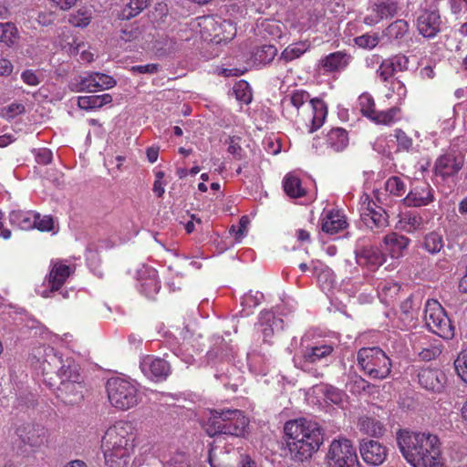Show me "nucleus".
I'll use <instances>...</instances> for the list:
<instances>
[{
  "mask_svg": "<svg viewBox=\"0 0 467 467\" xmlns=\"http://www.w3.org/2000/svg\"><path fill=\"white\" fill-rule=\"evenodd\" d=\"M397 442L402 456L412 467H446L438 436L400 430Z\"/></svg>",
  "mask_w": 467,
  "mask_h": 467,
  "instance_id": "1",
  "label": "nucleus"
},
{
  "mask_svg": "<svg viewBox=\"0 0 467 467\" xmlns=\"http://www.w3.org/2000/svg\"><path fill=\"white\" fill-rule=\"evenodd\" d=\"M138 431L130 420H119L102 438L101 449L106 467H130L135 452Z\"/></svg>",
  "mask_w": 467,
  "mask_h": 467,
  "instance_id": "2",
  "label": "nucleus"
},
{
  "mask_svg": "<svg viewBox=\"0 0 467 467\" xmlns=\"http://www.w3.org/2000/svg\"><path fill=\"white\" fill-rule=\"evenodd\" d=\"M284 433L294 462H304L309 460L323 444V431L318 423L305 418L286 421Z\"/></svg>",
  "mask_w": 467,
  "mask_h": 467,
  "instance_id": "3",
  "label": "nucleus"
},
{
  "mask_svg": "<svg viewBox=\"0 0 467 467\" xmlns=\"http://www.w3.org/2000/svg\"><path fill=\"white\" fill-rule=\"evenodd\" d=\"M248 419L239 410H219L213 411V417L209 420L206 432L209 436L226 435L233 439H239L244 435L248 426Z\"/></svg>",
  "mask_w": 467,
  "mask_h": 467,
  "instance_id": "4",
  "label": "nucleus"
},
{
  "mask_svg": "<svg viewBox=\"0 0 467 467\" xmlns=\"http://www.w3.org/2000/svg\"><path fill=\"white\" fill-rule=\"evenodd\" d=\"M357 360L361 370L372 379H385L391 372L390 358L378 347L360 348Z\"/></svg>",
  "mask_w": 467,
  "mask_h": 467,
  "instance_id": "5",
  "label": "nucleus"
},
{
  "mask_svg": "<svg viewBox=\"0 0 467 467\" xmlns=\"http://www.w3.org/2000/svg\"><path fill=\"white\" fill-rule=\"evenodd\" d=\"M106 389L109 403L118 410H128L139 403L140 390L129 379L111 378L107 381Z\"/></svg>",
  "mask_w": 467,
  "mask_h": 467,
  "instance_id": "6",
  "label": "nucleus"
},
{
  "mask_svg": "<svg viewBox=\"0 0 467 467\" xmlns=\"http://www.w3.org/2000/svg\"><path fill=\"white\" fill-rule=\"evenodd\" d=\"M42 372L44 380L50 387L57 384V379L64 382L80 379L78 365L72 360L64 361L60 356L54 353L53 348L49 350V353H46V358L42 363Z\"/></svg>",
  "mask_w": 467,
  "mask_h": 467,
  "instance_id": "7",
  "label": "nucleus"
},
{
  "mask_svg": "<svg viewBox=\"0 0 467 467\" xmlns=\"http://www.w3.org/2000/svg\"><path fill=\"white\" fill-rule=\"evenodd\" d=\"M334 347L330 344H317L306 347L299 357H295L296 367L318 378L323 374L314 366L322 364L327 367L333 356Z\"/></svg>",
  "mask_w": 467,
  "mask_h": 467,
  "instance_id": "8",
  "label": "nucleus"
},
{
  "mask_svg": "<svg viewBox=\"0 0 467 467\" xmlns=\"http://www.w3.org/2000/svg\"><path fill=\"white\" fill-rule=\"evenodd\" d=\"M424 320L428 329L433 334L446 339H450L454 336V327L437 300L429 299L426 302Z\"/></svg>",
  "mask_w": 467,
  "mask_h": 467,
  "instance_id": "9",
  "label": "nucleus"
},
{
  "mask_svg": "<svg viewBox=\"0 0 467 467\" xmlns=\"http://www.w3.org/2000/svg\"><path fill=\"white\" fill-rule=\"evenodd\" d=\"M359 213L361 221L372 231L379 232L389 225L387 212L367 193L360 196Z\"/></svg>",
  "mask_w": 467,
  "mask_h": 467,
  "instance_id": "10",
  "label": "nucleus"
},
{
  "mask_svg": "<svg viewBox=\"0 0 467 467\" xmlns=\"http://www.w3.org/2000/svg\"><path fill=\"white\" fill-rule=\"evenodd\" d=\"M327 458L329 467H358L356 449L348 439L333 441Z\"/></svg>",
  "mask_w": 467,
  "mask_h": 467,
  "instance_id": "11",
  "label": "nucleus"
},
{
  "mask_svg": "<svg viewBox=\"0 0 467 467\" xmlns=\"http://www.w3.org/2000/svg\"><path fill=\"white\" fill-rule=\"evenodd\" d=\"M116 80L109 75L90 72L78 76L69 82V88L73 92H97L102 89H109L116 86Z\"/></svg>",
  "mask_w": 467,
  "mask_h": 467,
  "instance_id": "12",
  "label": "nucleus"
},
{
  "mask_svg": "<svg viewBox=\"0 0 467 467\" xmlns=\"http://www.w3.org/2000/svg\"><path fill=\"white\" fill-rule=\"evenodd\" d=\"M464 163V154L456 149H450L436 159L433 168L434 174L442 181H446L456 176L463 168Z\"/></svg>",
  "mask_w": 467,
  "mask_h": 467,
  "instance_id": "13",
  "label": "nucleus"
},
{
  "mask_svg": "<svg viewBox=\"0 0 467 467\" xmlns=\"http://www.w3.org/2000/svg\"><path fill=\"white\" fill-rule=\"evenodd\" d=\"M21 443L32 451H37L47 445L48 431L39 424H22L16 430Z\"/></svg>",
  "mask_w": 467,
  "mask_h": 467,
  "instance_id": "14",
  "label": "nucleus"
},
{
  "mask_svg": "<svg viewBox=\"0 0 467 467\" xmlns=\"http://www.w3.org/2000/svg\"><path fill=\"white\" fill-rule=\"evenodd\" d=\"M71 274L72 270L68 265L61 262L53 263L49 274L45 278L47 288L39 291V295L44 298L51 297L53 293L62 288Z\"/></svg>",
  "mask_w": 467,
  "mask_h": 467,
  "instance_id": "15",
  "label": "nucleus"
},
{
  "mask_svg": "<svg viewBox=\"0 0 467 467\" xmlns=\"http://www.w3.org/2000/svg\"><path fill=\"white\" fill-rule=\"evenodd\" d=\"M435 201V192L431 185L425 181H417L402 202L407 207H423L428 206Z\"/></svg>",
  "mask_w": 467,
  "mask_h": 467,
  "instance_id": "16",
  "label": "nucleus"
},
{
  "mask_svg": "<svg viewBox=\"0 0 467 467\" xmlns=\"http://www.w3.org/2000/svg\"><path fill=\"white\" fill-rule=\"evenodd\" d=\"M410 59L403 54H396L380 61L376 70L377 77L383 84H386L399 72L409 69Z\"/></svg>",
  "mask_w": 467,
  "mask_h": 467,
  "instance_id": "17",
  "label": "nucleus"
},
{
  "mask_svg": "<svg viewBox=\"0 0 467 467\" xmlns=\"http://www.w3.org/2000/svg\"><path fill=\"white\" fill-rule=\"evenodd\" d=\"M362 460L368 465L379 466L388 457V448L378 441L363 439L359 445Z\"/></svg>",
  "mask_w": 467,
  "mask_h": 467,
  "instance_id": "18",
  "label": "nucleus"
},
{
  "mask_svg": "<svg viewBox=\"0 0 467 467\" xmlns=\"http://www.w3.org/2000/svg\"><path fill=\"white\" fill-rule=\"evenodd\" d=\"M441 18L437 8H424L417 18V29L423 37L432 38L441 31Z\"/></svg>",
  "mask_w": 467,
  "mask_h": 467,
  "instance_id": "19",
  "label": "nucleus"
},
{
  "mask_svg": "<svg viewBox=\"0 0 467 467\" xmlns=\"http://www.w3.org/2000/svg\"><path fill=\"white\" fill-rule=\"evenodd\" d=\"M353 57L345 51H336L323 57L318 61V67L325 74L341 73L346 70Z\"/></svg>",
  "mask_w": 467,
  "mask_h": 467,
  "instance_id": "20",
  "label": "nucleus"
},
{
  "mask_svg": "<svg viewBox=\"0 0 467 467\" xmlns=\"http://www.w3.org/2000/svg\"><path fill=\"white\" fill-rule=\"evenodd\" d=\"M419 384L428 391L441 393L445 388L447 377L438 368H421L418 374Z\"/></svg>",
  "mask_w": 467,
  "mask_h": 467,
  "instance_id": "21",
  "label": "nucleus"
},
{
  "mask_svg": "<svg viewBox=\"0 0 467 467\" xmlns=\"http://www.w3.org/2000/svg\"><path fill=\"white\" fill-rule=\"evenodd\" d=\"M85 386L79 379L65 380L59 382L57 398L67 405L79 404L84 399Z\"/></svg>",
  "mask_w": 467,
  "mask_h": 467,
  "instance_id": "22",
  "label": "nucleus"
},
{
  "mask_svg": "<svg viewBox=\"0 0 467 467\" xmlns=\"http://www.w3.org/2000/svg\"><path fill=\"white\" fill-rule=\"evenodd\" d=\"M419 307L415 306L412 296L401 302L398 313L397 327L401 330H410L417 327Z\"/></svg>",
  "mask_w": 467,
  "mask_h": 467,
  "instance_id": "23",
  "label": "nucleus"
},
{
  "mask_svg": "<svg viewBox=\"0 0 467 467\" xmlns=\"http://www.w3.org/2000/svg\"><path fill=\"white\" fill-rule=\"evenodd\" d=\"M142 372L157 380L165 379L170 372V364L163 358L148 356L140 362Z\"/></svg>",
  "mask_w": 467,
  "mask_h": 467,
  "instance_id": "24",
  "label": "nucleus"
},
{
  "mask_svg": "<svg viewBox=\"0 0 467 467\" xmlns=\"http://www.w3.org/2000/svg\"><path fill=\"white\" fill-rule=\"evenodd\" d=\"M140 291L145 296L153 298L161 289L158 273L154 268L143 266L139 271Z\"/></svg>",
  "mask_w": 467,
  "mask_h": 467,
  "instance_id": "25",
  "label": "nucleus"
},
{
  "mask_svg": "<svg viewBox=\"0 0 467 467\" xmlns=\"http://www.w3.org/2000/svg\"><path fill=\"white\" fill-rule=\"evenodd\" d=\"M346 216L336 209L323 213L321 218V229L328 234H336L348 227Z\"/></svg>",
  "mask_w": 467,
  "mask_h": 467,
  "instance_id": "26",
  "label": "nucleus"
},
{
  "mask_svg": "<svg viewBox=\"0 0 467 467\" xmlns=\"http://www.w3.org/2000/svg\"><path fill=\"white\" fill-rule=\"evenodd\" d=\"M385 261L384 254L378 247H365L357 254L358 265L375 270Z\"/></svg>",
  "mask_w": 467,
  "mask_h": 467,
  "instance_id": "27",
  "label": "nucleus"
},
{
  "mask_svg": "<svg viewBox=\"0 0 467 467\" xmlns=\"http://www.w3.org/2000/svg\"><path fill=\"white\" fill-rule=\"evenodd\" d=\"M423 225V218L417 212L407 211L399 214L396 228L408 234L415 233Z\"/></svg>",
  "mask_w": 467,
  "mask_h": 467,
  "instance_id": "28",
  "label": "nucleus"
},
{
  "mask_svg": "<svg viewBox=\"0 0 467 467\" xmlns=\"http://www.w3.org/2000/svg\"><path fill=\"white\" fill-rule=\"evenodd\" d=\"M383 242L386 249L389 252L391 256L398 258L402 255L404 250L408 248L410 239L393 232L388 234L384 237Z\"/></svg>",
  "mask_w": 467,
  "mask_h": 467,
  "instance_id": "29",
  "label": "nucleus"
},
{
  "mask_svg": "<svg viewBox=\"0 0 467 467\" xmlns=\"http://www.w3.org/2000/svg\"><path fill=\"white\" fill-rule=\"evenodd\" d=\"M359 431L371 437L380 438L386 432V427L383 422L375 417L362 416L358 422Z\"/></svg>",
  "mask_w": 467,
  "mask_h": 467,
  "instance_id": "30",
  "label": "nucleus"
},
{
  "mask_svg": "<svg viewBox=\"0 0 467 467\" xmlns=\"http://www.w3.org/2000/svg\"><path fill=\"white\" fill-rule=\"evenodd\" d=\"M283 189L287 196L297 199L306 196V190L301 179L294 172L287 173L283 179Z\"/></svg>",
  "mask_w": 467,
  "mask_h": 467,
  "instance_id": "31",
  "label": "nucleus"
},
{
  "mask_svg": "<svg viewBox=\"0 0 467 467\" xmlns=\"http://www.w3.org/2000/svg\"><path fill=\"white\" fill-rule=\"evenodd\" d=\"M11 225L20 230L28 231L36 226L35 213L29 211H12L9 213Z\"/></svg>",
  "mask_w": 467,
  "mask_h": 467,
  "instance_id": "32",
  "label": "nucleus"
},
{
  "mask_svg": "<svg viewBox=\"0 0 467 467\" xmlns=\"http://www.w3.org/2000/svg\"><path fill=\"white\" fill-rule=\"evenodd\" d=\"M420 245L428 254H437L444 247L443 236L439 231H431L422 237Z\"/></svg>",
  "mask_w": 467,
  "mask_h": 467,
  "instance_id": "33",
  "label": "nucleus"
},
{
  "mask_svg": "<svg viewBox=\"0 0 467 467\" xmlns=\"http://www.w3.org/2000/svg\"><path fill=\"white\" fill-rule=\"evenodd\" d=\"M112 97L109 94L83 96L78 99V105L80 109L89 110L99 109L109 104Z\"/></svg>",
  "mask_w": 467,
  "mask_h": 467,
  "instance_id": "34",
  "label": "nucleus"
},
{
  "mask_svg": "<svg viewBox=\"0 0 467 467\" xmlns=\"http://www.w3.org/2000/svg\"><path fill=\"white\" fill-rule=\"evenodd\" d=\"M327 142L336 151L343 150L348 144V131L342 128H333L327 133Z\"/></svg>",
  "mask_w": 467,
  "mask_h": 467,
  "instance_id": "35",
  "label": "nucleus"
},
{
  "mask_svg": "<svg viewBox=\"0 0 467 467\" xmlns=\"http://www.w3.org/2000/svg\"><path fill=\"white\" fill-rule=\"evenodd\" d=\"M409 32V24L403 19H398L391 23L384 31L383 34L390 41L401 40Z\"/></svg>",
  "mask_w": 467,
  "mask_h": 467,
  "instance_id": "36",
  "label": "nucleus"
},
{
  "mask_svg": "<svg viewBox=\"0 0 467 467\" xmlns=\"http://www.w3.org/2000/svg\"><path fill=\"white\" fill-rule=\"evenodd\" d=\"M308 47L309 46L305 42L291 44L283 50L279 60L290 62L294 59H296L300 57L303 54H305L307 51Z\"/></svg>",
  "mask_w": 467,
  "mask_h": 467,
  "instance_id": "37",
  "label": "nucleus"
},
{
  "mask_svg": "<svg viewBox=\"0 0 467 467\" xmlns=\"http://www.w3.org/2000/svg\"><path fill=\"white\" fill-rule=\"evenodd\" d=\"M150 3V0H130V3L121 10L119 17L122 19H130L144 9H146Z\"/></svg>",
  "mask_w": 467,
  "mask_h": 467,
  "instance_id": "38",
  "label": "nucleus"
},
{
  "mask_svg": "<svg viewBox=\"0 0 467 467\" xmlns=\"http://www.w3.org/2000/svg\"><path fill=\"white\" fill-rule=\"evenodd\" d=\"M375 2L380 16H382V20L397 16L401 9L399 0H376Z\"/></svg>",
  "mask_w": 467,
  "mask_h": 467,
  "instance_id": "39",
  "label": "nucleus"
},
{
  "mask_svg": "<svg viewBox=\"0 0 467 467\" xmlns=\"http://www.w3.org/2000/svg\"><path fill=\"white\" fill-rule=\"evenodd\" d=\"M277 54V49L273 45H263L255 48L253 53L255 62L260 64H269L274 60Z\"/></svg>",
  "mask_w": 467,
  "mask_h": 467,
  "instance_id": "40",
  "label": "nucleus"
},
{
  "mask_svg": "<svg viewBox=\"0 0 467 467\" xmlns=\"http://www.w3.org/2000/svg\"><path fill=\"white\" fill-rule=\"evenodd\" d=\"M18 39V31L12 23H0V42L12 47Z\"/></svg>",
  "mask_w": 467,
  "mask_h": 467,
  "instance_id": "41",
  "label": "nucleus"
},
{
  "mask_svg": "<svg viewBox=\"0 0 467 467\" xmlns=\"http://www.w3.org/2000/svg\"><path fill=\"white\" fill-rule=\"evenodd\" d=\"M400 285L394 282L385 283L379 292V296L383 303L391 305L397 299Z\"/></svg>",
  "mask_w": 467,
  "mask_h": 467,
  "instance_id": "42",
  "label": "nucleus"
},
{
  "mask_svg": "<svg viewBox=\"0 0 467 467\" xmlns=\"http://www.w3.org/2000/svg\"><path fill=\"white\" fill-rule=\"evenodd\" d=\"M358 106L363 117H373L376 113V105L373 97L365 92L358 99Z\"/></svg>",
  "mask_w": 467,
  "mask_h": 467,
  "instance_id": "43",
  "label": "nucleus"
},
{
  "mask_svg": "<svg viewBox=\"0 0 467 467\" xmlns=\"http://www.w3.org/2000/svg\"><path fill=\"white\" fill-rule=\"evenodd\" d=\"M233 92L235 99L244 104H249L252 100L251 88L244 80L237 82L233 88Z\"/></svg>",
  "mask_w": 467,
  "mask_h": 467,
  "instance_id": "44",
  "label": "nucleus"
},
{
  "mask_svg": "<svg viewBox=\"0 0 467 467\" xmlns=\"http://www.w3.org/2000/svg\"><path fill=\"white\" fill-rule=\"evenodd\" d=\"M385 190L389 194L401 197L406 192V185L399 176H391L385 182Z\"/></svg>",
  "mask_w": 467,
  "mask_h": 467,
  "instance_id": "45",
  "label": "nucleus"
},
{
  "mask_svg": "<svg viewBox=\"0 0 467 467\" xmlns=\"http://www.w3.org/2000/svg\"><path fill=\"white\" fill-rule=\"evenodd\" d=\"M384 85L389 86V93L387 94L388 97L397 95L400 100H404L407 97V88L404 82L400 79V78H392Z\"/></svg>",
  "mask_w": 467,
  "mask_h": 467,
  "instance_id": "46",
  "label": "nucleus"
},
{
  "mask_svg": "<svg viewBox=\"0 0 467 467\" xmlns=\"http://www.w3.org/2000/svg\"><path fill=\"white\" fill-rule=\"evenodd\" d=\"M91 20V12L86 7L79 8L69 16V23L74 26L85 27Z\"/></svg>",
  "mask_w": 467,
  "mask_h": 467,
  "instance_id": "47",
  "label": "nucleus"
},
{
  "mask_svg": "<svg viewBox=\"0 0 467 467\" xmlns=\"http://www.w3.org/2000/svg\"><path fill=\"white\" fill-rule=\"evenodd\" d=\"M241 140L242 138L239 136H230L225 140V143L228 144L227 152L238 161L243 160L245 154L244 149L240 145Z\"/></svg>",
  "mask_w": 467,
  "mask_h": 467,
  "instance_id": "48",
  "label": "nucleus"
},
{
  "mask_svg": "<svg viewBox=\"0 0 467 467\" xmlns=\"http://www.w3.org/2000/svg\"><path fill=\"white\" fill-rule=\"evenodd\" d=\"M310 99L309 93L303 90H296L291 95L290 102L298 110L297 114H300V109L303 111L305 109H308L307 103Z\"/></svg>",
  "mask_w": 467,
  "mask_h": 467,
  "instance_id": "49",
  "label": "nucleus"
},
{
  "mask_svg": "<svg viewBox=\"0 0 467 467\" xmlns=\"http://www.w3.org/2000/svg\"><path fill=\"white\" fill-rule=\"evenodd\" d=\"M355 44L361 48H368L372 49L379 42V37L377 34H364L362 36H357L354 39Z\"/></svg>",
  "mask_w": 467,
  "mask_h": 467,
  "instance_id": "50",
  "label": "nucleus"
},
{
  "mask_svg": "<svg viewBox=\"0 0 467 467\" xmlns=\"http://www.w3.org/2000/svg\"><path fill=\"white\" fill-rule=\"evenodd\" d=\"M308 109H310L313 113V117H327L328 109L327 104L319 98H314L307 103Z\"/></svg>",
  "mask_w": 467,
  "mask_h": 467,
  "instance_id": "51",
  "label": "nucleus"
},
{
  "mask_svg": "<svg viewBox=\"0 0 467 467\" xmlns=\"http://www.w3.org/2000/svg\"><path fill=\"white\" fill-rule=\"evenodd\" d=\"M458 376L467 384V350L462 351L454 361Z\"/></svg>",
  "mask_w": 467,
  "mask_h": 467,
  "instance_id": "52",
  "label": "nucleus"
},
{
  "mask_svg": "<svg viewBox=\"0 0 467 467\" xmlns=\"http://www.w3.org/2000/svg\"><path fill=\"white\" fill-rule=\"evenodd\" d=\"M367 14L363 17V23L368 26H375L382 20L376 2H373L367 9Z\"/></svg>",
  "mask_w": 467,
  "mask_h": 467,
  "instance_id": "53",
  "label": "nucleus"
},
{
  "mask_svg": "<svg viewBox=\"0 0 467 467\" xmlns=\"http://www.w3.org/2000/svg\"><path fill=\"white\" fill-rule=\"evenodd\" d=\"M441 354V348L437 345L431 344L419 352V357L421 360L431 361L438 358Z\"/></svg>",
  "mask_w": 467,
  "mask_h": 467,
  "instance_id": "54",
  "label": "nucleus"
},
{
  "mask_svg": "<svg viewBox=\"0 0 467 467\" xmlns=\"http://www.w3.org/2000/svg\"><path fill=\"white\" fill-rule=\"evenodd\" d=\"M36 226L41 232H49L54 228V220L50 215H45L42 218L39 213H35Z\"/></svg>",
  "mask_w": 467,
  "mask_h": 467,
  "instance_id": "55",
  "label": "nucleus"
},
{
  "mask_svg": "<svg viewBox=\"0 0 467 467\" xmlns=\"http://www.w3.org/2000/svg\"><path fill=\"white\" fill-rule=\"evenodd\" d=\"M167 467H192L189 456L184 452H176L167 463Z\"/></svg>",
  "mask_w": 467,
  "mask_h": 467,
  "instance_id": "56",
  "label": "nucleus"
},
{
  "mask_svg": "<svg viewBox=\"0 0 467 467\" xmlns=\"http://www.w3.org/2000/svg\"><path fill=\"white\" fill-rule=\"evenodd\" d=\"M248 220L245 216L240 219L239 225H232L230 233L234 236L236 241H241L247 232Z\"/></svg>",
  "mask_w": 467,
  "mask_h": 467,
  "instance_id": "57",
  "label": "nucleus"
},
{
  "mask_svg": "<svg viewBox=\"0 0 467 467\" xmlns=\"http://www.w3.org/2000/svg\"><path fill=\"white\" fill-rule=\"evenodd\" d=\"M449 6L457 18L467 13V0H449Z\"/></svg>",
  "mask_w": 467,
  "mask_h": 467,
  "instance_id": "58",
  "label": "nucleus"
},
{
  "mask_svg": "<svg viewBox=\"0 0 467 467\" xmlns=\"http://www.w3.org/2000/svg\"><path fill=\"white\" fill-rule=\"evenodd\" d=\"M3 113L9 115V117H16L17 115L25 114V105L18 102L11 103L3 109Z\"/></svg>",
  "mask_w": 467,
  "mask_h": 467,
  "instance_id": "59",
  "label": "nucleus"
},
{
  "mask_svg": "<svg viewBox=\"0 0 467 467\" xmlns=\"http://www.w3.org/2000/svg\"><path fill=\"white\" fill-rule=\"evenodd\" d=\"M155 181L153 183L152 191L156 194L157 197H161L164 193V183L162 182L164 178V172L159 171L155 173Z\"/></svg>",
  "mask_w": 467,
  "mask_h": 467,
  "instance_id": "60",
  "label": "nucleus"
},
{
  "mask_svg": "<svg viewBox=\"0 0 467 467\" xmlns=\"http://www.w3.org/2000/svg\"><path fill=\"white\" fill-rule=\"evenodd\" d=\"M395 137L399 146L403 150H409L412 146V140L401 130H395Z\"/></svg>",
  "mask_w": 467,
  "mask_h": 467,
  "instance_id": "61",
  "label": "nucleus"
},
{
  "mask_svg": "<svg viewBox=\"0 0 467 467\" xmlns=\"http://www.w3.org/2000/svg\"><path fill=\"white\" fill-rule=\"evenodd\" d=\"M158 64H147L133 66L130 70L135 74H154L158 72Z\"/></svg>",
  "mask_w": 467,
  "mask_h": 467,
  "instance_id": "62",
  "label": "nucleus"
},
{
  "mask_svg": "<svg viewBox=\"0 0 467 467\" xmlns=\"http://www.w3.org/2000/svg\"><path fill=\"white\" fill-rule=\"evenodd\" d=\"M22 80L29 86H36L40 83V79L36 73L31 69H26L21 74Z\"/></svg>",
  "mask_w": 467,
  "mask_h": 467,
  "instance_id": "63",
  "label": "nucleus"
},
{
  "mask_svg": "<svg viewBox=\"0 0 467 467\" xmlns=\"http://www.w3.org/2000/svg\"><path fill=\"white\" fill-rule=\"evenodd\" d=\"M13 71L12 63L0 56V76H8Z\"/></svg>",
  "mask_w": 467,
  "mask_h": 467,
  "instance_id": "64",
  "label": "nucleus"
}]
</instances>
